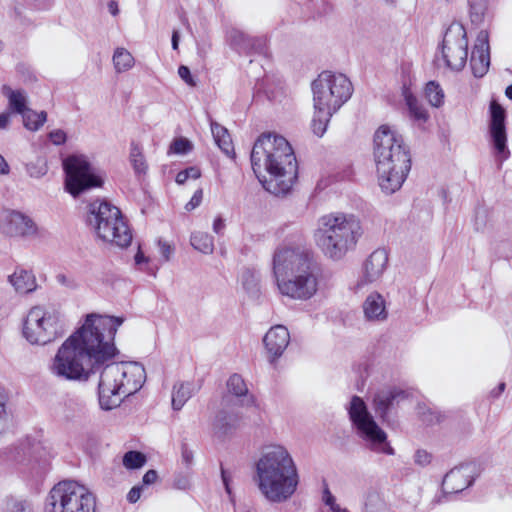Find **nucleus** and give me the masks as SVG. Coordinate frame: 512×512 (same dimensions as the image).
Returning <instances> with one entry per match:
<instances>
[{
	"instance_id": "obj_1",
	"label": "nucleus",
	"mask_w": 512,
	"mask_h": 512,
	"mask_svg": "<svg viewBox=\"0 0 512 512\" xmlns=\"http://www.w3.org/2000/svg\"><path fill=\"white\" fill-rule=\"evenodd\" d=\"M123 317L89 314L83 325L58 348L51 360V374L65 381L85 382L100 373L99 404L104 410L118 407L136 393L146 379L136 362H114L118 355L114 339Z\"/></svg>"
},
{
	"instance_id": "obj_2",
	"label": "nucleus",
	"mask_w": 512,
	"mask_h": 512,
	"mask_svg": "<svg viewBox=\"0 0 512 512\" xmlns=\"http://www.w3.org/2000/svg\"><path fill=\"white\" fill-rule=\"evenodd\" d=\"M273 275L282 296L307 301L319 290L322 268L312 250L280 247L273 256Z\"/></svg>"
},
{
	"instance_id": "obj_3",
	"label": "nucleus",
	"mask_w": 512,
	"mask_h": 512,
	"mask_svg": "<svg viewBox=\"0 0 512 512\" xmlns=\"http://www.w3.org/2000/svg\"><path fill=\"white\" fill-rule=\"evenodd\" d=\"M251 164L263 187L276 196L290 192L297 178L296 157L283 136L262 134L252 148Z\"/></svg>"
},
{
	"instance_id": "obj_4",
	"label": "nucleus",
	"mask_w": 512,
	"mask_h": 512,
	"mask_svg": "<svg viewBox=\"0 0 512 512\" xmlns=\"http://www.w3.org/2000/svg\"><path fill=\"white\" fill-rule=\"evenodd\" d=\"M258 488L270 502L283 503L296 492L299 475L288 450L281 445L266 447L256 463Z\"/></svg>"
},
{
	"instance_id": "obj_5",
	"label": "nucleus",
	"mask_w": 512,
	"mask_h": 512,
	"mask_svg": "<svg viewBox=\"0 0 512 512\" xmlns=\"http://www.w3.org/2000/svg\"><path fill=\"white\" fill-rule=\"evenodd\" d=\"M374 160L382 191L399 190L411 168V159L402 136L388 125L380 126L374 135Z\"/></svg>"
},
{
	"instance_id": "obj_6",
	"label": "nucleus",
	"mask_w": 512,
	"mask_h": 512,
	"mask_svg": "<svg viewBox=\"0 0 512 512\" xmlns=\"http://www.w3.org/2000/svg\"><path fill=\"white\" fill-rule=\"evenodd\" d=\"M363 231L353 214L330 213L319 218L314 240L329 259L340 260L354 249Z\"/></svg>"
},
{
	"instance_id": "obj_7",
	"label": "nucleus",
	"mask_w": 512,
	"mask_h": 512,
	"mask_svg": "<svg viewBox=\"0 0 512 512\" xmlns=\"http://www.w3.org/2000/svg\"><path fill=\"white\" fill-rule=\"evenodd\" d=\"M87 223L99 239L120 248L131 244L132 233L120 209L105 200H95L88 206Z\"/></svg>"
},
{
	"instance_id": "obj_8",
	"label": "nucleus",
	"mask_w": 512,
	"mask_h": 512,
	"mask_svg": "<svg viewBox=\"0 0 512 512\" xmlns=\"http://www.w3.org/2000/svg\"><path fill=\"white\" fill-rule=\"evenodd\" d=\"M44 512H96V497L77 481H60L46 496Z\"/></svg>"
},
{
	"instance_id": "obj_9",
	"label": "nucleus",
	"mask_w": 512,
	"mask_h": 512,
	"mask_svg": "<svg viewBox=\"0 0 512 512\" xmlns=\"http://www.w3.org/2000/svg\"><path fill=\"white\" fill-rule=\"evenodd\" d=\"M66 330L60 311L38 305L32 307L25 318L23 336L32 345H46L62 337Z\"/></svg>"
},
{
	"instance_id": "obj_10",
	"label": "nucleus",
	"mask_w": 512,
	"mask_h": 512,
	"mask_svg": "<svg viewBox=\"0 0 512 512\" xmlns=\"http://www.w3.org/2000/svg\"><path fill=\"white\" fill-rule=\"evenodd\" d=\"M347 411L356 435L365 442L370 450L386 455L394 454V449L387 441L386 432L377 424L361 397L353 396L347 406Z\"/></svg>"
},
{
	"instance_id": "obj_11",
	"label": "nucleus",
	"mask_w": 512,
	"mask_h": 512,
	"mask_svg": "<svg viewBox=\"0 0 512 512\" xmlns=\"http://www.w3.org/2000/svg\"><path fill=\"white\" fill-rule=\"evenodd\" d=\"M313 105L318 111L335 113L352 95V84L343 74L324 71L312 82Z\"/></svg>"
},
{
	"instance_id": "obj_12",
	"label": "nucleus",
	"mask_w": 512,
	"mask_h": 512,
	"mask_svg": "<svg viewBox=\"0 0 512 512\" xmlns=\"http://www.w3.org/2000/svg\"><path fill=\"white\" fill-rule=\"evenodd\" d=\"M66 189L74 197L94 187H100L103 179L96 174L84 156H70L64 162Z\"/></svg>"
},
{
	"instance_id": "obj_13",
	"label": "nucleus",
	"mask_w": 512,
	"mask_h": 512,
	"mask_svg": "<svg viewBox=\"0 0 512 512\" xmlns=\"http://www.w3.org/2000/svg\"><path fill=\"white\" fill-rule=\"evenodd\" d=\"M442 58L451 70L464 68L468 57V40L462 26L450 27L443 38Z\"/></svg>"
},
{
	"instance_id": "obj_14",
	"label": "nucleus",
	"mask_w": 512,
	"mask_h": 512,
	"mask_svg": "<svg viewBox=\"0 0 512 512\" xmlns=\"http://www.w3.org/2000/svg\"><path fill=\"white\" fill-rule=\"evenodd\" d=\"M505 109L496 101L490 104L489 142L499 166L510 157L507 145V131L505 125Z\"/></svg>"
},
{
	"instance_id": "obj_15",
	"label": "nucleus",
	"mask_w": 512,
	"mask_h": 512,
	"mask_svg": "<svg viewBox=\"0 0 512 512\" xmlns=\"http://www.w3.org/2000/svg\"><path fill=\"white\" fill-rule=\"evenodd\" d=\"M38 227L34 220L16 210L0 211V231L11 237H28L37 234Z\"/></svg>"
},
{
	"instance_id": "obj_16",
	"label": "nucleus",
	"mask_w": 512,
	"mask_h": 512,
	"mask_svg": "<svg viewBox=\"0 0 512 512\" xmlns=\"http://www.w3.org/2000/svg\"><path fill=\"white\" fill-rule=\"evenodd\" d=\"M470 65L475 77H483L490 66L489 35L486 30H481L476 38L470 59Z\"/></svg>"
},
{
	"instance_id": "obj_17",
	"label": "nucleus",
	"mask_w": 512,
	"mask_h": 512,
	"mask_svg": "<svg viewBox=\"0 0 512 512\" xmlns=\"http://www.w3.org/2000/svg\"><path fill=\"white\" fill-rule=\"evenodd\" d=\"M472 472L473 467L470 464H463L451 469L442 481L444 492L459 493L471 486L474 482Z\"/></svg>"
},
{
	"instance_id": "obj_18",
	"label": "nucleus",
	"mask_w": 512,
	"mask_h": 512,
	"mask_svg": "<svg viewBox=\"0 0 512 512\" xmlns=\"http://www.w3.org/2000/svg\"><path fill=\"white\" fill-rule=\"evenodd\" d=\"M263 342L271 361H274L286 350L290 342L289 331L283 325L273 326L265 334Z\"/></svg>"
},
{
	"instance_id": "obj_19",
	"label": "nucleus",
	"mask_w": 512,
	"mask_h": 512,
	"mask_svg": "<svg viewBox=\"0 0 512 512\" xmlns=\"http://www.w3.org/2000/svg\"><path fill=\"white\" fill-rule=\"evenodd\" d=\"M388 266V254L384 249H376L364 262L363 283H374L381 279Z\"/></svg>"
},
{
	"instance_id": "obj_20",
	"label": "nucleus",
	"mask_w": 512,
	"mask_h": 512,
	"mask_svg": "<svg viewBox=\"0 0 512 512\" xmlns=\"http://www.w3.org/2000/svg\"><path fill=\"white\" fill-rule=\"evenodd\" d=\"M406 397V393L398 388H385L379 390L373 398V408L375 412L383 420L386 419L390 409L394 406L395 402Z\"/></svg>"
},
{
	"instance_id": "obj_21",
	"label": "nucleus",
	"mask_w": 512,
	"mask_h": 512,
	"mask_svg": "<svg viewBox=\"0 0 512 512\" xmlns=\"http://www.w3.org/2000/svg\"><path fill=\"white\" fill-rule=\"evenodd\" d=\"M363 312L368 321L382 322L386 320L388 311L383 296L377 292L368 295L363 302Z\"/></svg>"
},
{
	"instance_id": "obj_22",
	"label": "nucleus",
	"mask_w": 512,
	"mask_h": 512,
	"mask_svg": "<svg viewBox=\"0 0 512 512\" xmlns=\"http://www.w3.org/2000/svg\"><path fill=\"white\" fill-rule=\"evenodd\" d=\"M8 282L18 294H29L37 289V282L34 274L25 269H16L8 277Z\"/></svg>"
},
{
	"instance_id": "obj_23",
	"label": "nucleus",
	"mask_w": 512,
	"mask_h": 512,
	"mask_svg": "<svg viewBox=\"0 0 512 512\" xmlns=\"http://www.w3.org/2000/svg\"><path fill=\"white\" fill-rule=\"evenodd\" d=\"M229 393L237 397L242 406L250 407L255 404L254 395L249 393L247 385L243 378L238 374H233L227 381Z\"/></svg>"
},
{
	"instance_id": "obj_24",
	"label": "nucleus",
	"mask_w": 512,
	"mask_h": 512,
	"mask_svg": "<svg viewBox=\"0 0 512 512\" xmlns=\"http://www.w3.org/2000/svg\"><path fill=\"white\" fill-rule=\"evenodd\" d=\"M2 94L8 99V109L16 114L22 115L30 108L27 106L28 97L23 90H14L8 85H3Z\"/></svg>"
},
{
	"instance_id": "obj_25",
	"label": "nucleus",
	"mask_w": 512,
	"mask_h": 512,
	"mask_svg": "<svg viewBox=\"0 0 512 512\" xmlns=\"http://www.w3.org/2000/svg\"><path fill=\"white\" fill-rule=\"evenodd\" d=\"M195 391L196 387L193 382H176L172 388V408L174 410L182 409V407L192 397Z\"/></svg>"
},
{
	"instance_id": "obj_26",
	"label": "nucleus",
	"mask_w": 512,
	"mask_h": 512,
	"mask_svg": "<svg viewBox=\"0 0 512 512\" xmlns=\"http://www.w3.org/2000/svg\"><path fill=\"white\" fill-rule=\"evenodd\" d=\"M211 132L215 143L221 151H223L227 156H233L234 148L228 130L216 122H211Z\"/></svg>"
},
{
	"instance_id": "obj_27",
	"label": "nucleus",
	"mask_w": 512,
	"mask_h": 512,
	"mask_svg": "<svg viewBox=\"0 0 512 512\" xmlns=\"http://www.w3.org/2000/svg\"><path fill=\"white\" fill-rule=\"evenodd\" d=\"M237 420L233 415L226 412H219L213 422L214 433L218 437L231 434L236 429Z\"/></svg>"
},
{
	"instance_id": "obj_28",
	"label": "nucleus",
	"mask_w": 512,
	"mask_h": 512,
	"mask_svg": "<svg viewBox=\"0 0 512 512\" xmlns=\"http://www.w3.org/2000/svg\"><path fill=\"white\" fill-rule=\"evenodd\" d=\"M21 116L23 119L24 127L30 131L39 130L47 120V113L45 111L36 112L32 109H29Z\"/></svg>"
},
{
	"instance_id": "obj_29",
	"label": "nucleus",
	"mask_w": 512,
	"mask_h": 512,
	"mask_svg": "<svg viewBox=\"0 0 512 512\" xmlns=\"http://www.w3.org/2000/svg\"><path fill=\"white\" fill-rule=\"evenodd\" d=\"M191 245L194 249L204 253L211 254L214 250V241L212 236L205 232H194L191 235Z\"/></svg>"
},
{
	"instance_id": "obj_30",
	"label": "nucleus",
	"mask_w": 512,
	"mask_h": 512,
	"mask_svg": "<svg viewBox=\"0 0 512 512\" xmlns=\"http://www.w3.org/2000/svg\"><path fill=\"white\" fill-rule=\"evenodd\" d=\"M404 98L408 106L410 116L417 121L425 122L428 119V114L425 108L419 104L416 97L408 90L404 91Z\"/></svg>"
},
{
	"instance_id": "obj_31",
	"label": "nucleus",
	"mask_w": 512,
	"mask_h": 512,
	"mask_svg": "<svg viewBox=\"0 0 512 512\" xmlns=\"http://www.w3.org/2000/svg\"><path fill=\"white\" fill-rule=\"evenodd\" d=\"M113 64L116 72H125L133 67L134 57L125 48H117L113 55Z\"/></svg>"
},
{
	"instance_id": "obj_32",
	"label": "nucleus",
	"mask_w": 512,
	"mask_h": 512,
	"mask_svg": "<svg viewBox=\"0 0 512 512\" xmlns=\"http://www.w3.org/2000/svg\"><path fill=\"white\" fill-rule=\"evenodd\" d=\"M250 37L251 36L238 29H231L228 33L230 45L243 53L249 50Z\"/></svg>"
},
{
	"instance_id": "obj_33",
	"label": "nucleus",
	"mask_w": 512,
	"mask_h": 512,
	"mask_svg": "<svg viewBox=\"0 0 512 512\" xmlns=\"http://www.w3.org/2000/svg\"><path fill=\"white\" fill-rule=\"evenodd\" d=\"M314 110L315 111L312 119V130L316 136L322 137L327 129V125L333 113L327 114V111H318V109Z\"/></svg>"
},
{
	"instance_id": "obj_34",
	"label": "nucleus",
	"mask_w": 512,
	"mask_h": 512,
	"mask_svg": "<svg viewBox=\"0 0 512 512\" xmlns=\"http://www.w3.org/2000/svg\"><path fill=\"white\" fill-rule=\"evenodd\" d=\"M425 96L433 107H440L444 102V92L439 84L434 81L427 83Z\"/></svg>"
},
{
	"instance_id": "obj_35",
	"label": "nucleus",
	"mask_w": 512,
	"mask_h": 512,
	"mask_svg": "<svg viewBox=\"0 0 512 512\" xmlns=\"http://www.w3.org/2000/svg\"><path fill=\"white\" fill-rule=\"evenodd\" d=\"M27 174L35 179H40L48 172L47 161L44 157H36V159L26 164Z\"/></svg>"
},
{
	"instance_id": "obj_36",
	"label": "nucleus",
	"mask_w": 512,
	"mask_h": 512,
	"mask_svg": "<svg viewBox=\"0 0 512 512\" xmlns=\"http://www.w3.org/2000/svg\"><path fill=\"white\" fill-rule=\"evenodd\" d=\"M468 4L472 23L480 24L487 10V0H468Z\"/></svg>"
},
{
	"instance_id": "obj_37",
	"label": "nucleus",
	"mask_w": 512,
	"mask_h": 512,
	"mask_svg": "<svg viewBox=\"0 0 512 512\" xmlns=\"http://www.w3.org/2000/svg\"><path fill=\"white\" fill-rule=\"evenodd\" d=\"M130 162L136 174L140 175L146 173L147 164L145 158L142 154L141 149L135 144H132L131 146Z\"/></svg>"
},
{
	"instance_id": "obj_38",
	"label": "nucleus",
	"mask_w": 512,
	"mask_h": 512,
	"mask_svg": "<svg viewBox=\"0 0 512 512\" xmlns=\"http://www.w3.org/2000/svg\"><path fill=\"white\" fill-rule=\"evenodd\" d=\"M5 512H32V506L26 499L8 497L5 501Z\"/></svg>"
},
{
	"instance_id": "obj_39",
	"label": "nucleus",
	"mask_w": 512,
	"mask_h": 512,
	"mask_svg": "<svg viewBox=\"0 0 512 512\" xmlns=\"http://www.w3.org/2000/svg\"><path fill=\"white\" fill-rule=\"evenodd\" d=\"M146 463V457L139 451H129L123 456V465L127 469H138Z\"/></svg>"
},
{
	"instance_id": "obj_40",
	"label": "nucleus",
	"mask_w": 512,
	"mask_h": 512,
	"mask_svg": "<svg viewBox=\"0 0 512 512\" xmlns=\"http://www.w3.org/2000/svg\"><path fill=\"white\" fill-rule=\"evenodd\" d=\"M249 50L245 51L246 54H257L262 56H267L268 48H267V39L264 36L259 37H250L249 41Z\"/></svg>"
},
{
	"instance_id": "obj_41",
	"label": "nucleus",
	"mask_w": 512,
	"mask_h": 512,
	"mask_svg": "<svg viewBox=\"0 0 512 512\" xmlns=\"http://www.w3.org/2000/svg\"><path fill=\"white\" fill-rule=\"evenodd\" d=\"M490 221V212L484 206L475 209L474 227L476 231H484Z\"/></svg>"
},
{
	"instance_id": "obj_42",
	"label": "nucleus",
	"mask_w": 512,
	"mask_h": 512,
	"mask_svg": "<svg viewBox=\"0 0 512 512\" xmlns=\"http://www.w3.org/2000/svg\"><path fill=\"white\" fill-rule=\"evenodd\" d=\"M201 175L200 170L197 167H189L185 170L178 172L176 175V182L178 184L185 183L189 178L197 179Z\"/></svg>"
},
{
	"instance_id": "obj_43",
	"label": "nucleus",
	"mask_w": 512,
	"mask_h": 512,
	"mask_svg": "<svg viewBox=\"0 0 512 512\" xmlns=\"http://www.w3.org/2000/svg\"><path fill=\"white\" fill-rule=\"evenodd\" d=\"M191 148V143L187 139L177 138L172 142L170 151L175 154H186L191 150Z\"/></svg>"
},
{
	"instance_id": "obj_44",
	"label": "nucleus",
	"mask_w": 512,
	"mask_h": 512,
	"mask_svg": "<svg viewBox=\"0 0 512 512\" xmlns=\"http://www.w3.org/2000/svg\"><path fill=\"white\" fill-rule=\"evenodd\" d=\"M432 456L426 450L419 449L415 452L414 462L415 464L425 467L430 464Z\"/></svg>"
},
{
	"instance_id": "obj_45",
	"label": "nucleus",
	"mask_w": 512,
	"mask_h": 512,
	"mask_svg": "<svg viewBox=\"0 0 512 512\" xmlns=\"http://www.w3.org/2000/svg\"><path fill=\"white\" fill-rule=\"evenodd\" d=\"M178 75L187 85L191 87L196 86V82L194 81L190 69L187 66L181 65L178 68Z\"/></svg>"
},
{
	"instance_id": "obj_46",
	"label": "nucleus",
	"mask_w": 512,
	"mask_h": 512,
	"mask_svg": "<svg viewBox=\"0 0 512 512\" xmlns=\"http://www.w3.org/2000/svg\"><path fill=\"white\" fill-rule=\"evenodd\" d=\"M202 199H203V191L202 189H197L192 198L190 199V201L186 204L185 206V209L187 211H192L194 210L195 208H197L201 202H202Z\"/></svg>"
},
{
	"instance_id": "obj_47",
	"label": "nucleus",
	"mask_w": 512,
	"mask_h": 512,
	"mask_svg": "<svg viewBox=\"0 0 512 512\" xmlns=\"http://www.w3.org/2000/svg\"><path fill=\"white\" fill-rule=\"evenodd\" d=\"M158 246L164 260L169 261L174 252L173 247L169 243L162 240L158 241Z\"/></svg>"
},
{
	"instance_id": "obj_48",
	"label": "nucleus",
	"mask_w": 512,
	"mask_h": 512,
	"mask_svg": "<svg viewBox=\"0 0 512 512\" xmlns=\"http://www.w3.org/2000/svg\"><path fill=\"white\" fill-rule=\"evenodd\" d=\"M49 139L53 144L61 145L66 141V134L63 130L57 129L49 133Z\"/></svg>"
},
{
	"instance_id": "obj_49",
	"label": "nucleus",
	"mask_w": 512,
	"mask_h": 512,
	"mask_svg": "<svg viewBox=\"0 0 512 512\" xmlns=\"http://www.w3.org/2000/svg\"><path fill=\"white\" fill-rule=\"evenodd\" d=\"M322 500H323L324 504L329 507L333 506L336 503V499L330 492L327 485H325V487H324Z\"/></svg>"
},
{
	"instance_id": "obj_50",
	"label": "nucleus",
	"mask_w": 512,
	"mask_h": 512,
	"mask_svg": "<svg viewBox=\"0 0 512 512\" xmlns=\"http://www.w3.org/2000/svg\"><path fill=\"white\" fill-rule=\"evenodd\" d=\"M142 487L141 486H134L127 495V500L130 503H135L139 500L141 496Z\"/></svg>"
},
{
	"instance_id": "obj_51",
	"label": "nucleus",
	"mask_w": 512,
	"mask_h": 512,
	"mask_svg": "<svg viewBox=\"0 0 512 512\" xmlns=\"http://www.w3.org/2000/svg\"><path fill=\"white\" fill-rule=\"evenodd\" d=\"M243 285L248 290L256 286L254 275L250 271L243 274Z\"/></svg>"
},
{
	"instance_id": "obj_52",
	"label": "nucleus",
	"mask_w": 512,
	"mask_h": 512,
	"mask_svg": "<svg viewBox=\"0 0 512 512\" xmlns=\"http://www.w3.org/2000/svg\"><path fill=\"white\" fill-rule=\"evenodd\" d=\"M7 412L6 403L0 402V435L3 433L6 425Z\"/></svg>"
},
{
	"instance_id": "obj_53",
	"label": "nucleus",
	"mask_w": 512,
	"mask_h": 512,
	"mask_svg": "<svg viewBox=\"0 0 512 512\" xmlns=\"http://www.w3.org/2000/svg\"><path fill=\"white\" fill-rule=\"evenodd\" d=\"M213 231L217 235H222L225 230V222L221 217H217L213 222Z\"/></svg>"
},
{
	"instance_id": "obj_54",
	"label": "nucleus",
	"mask_w": 512,
	"mask_h": 512,
	"mask_svg": "<svg viewBox=\"0 0 512 512\" xmlns=\"http://www.w3.org/2000/svg\"><path fill=\"white\" fill-rule=\"evenodd\" d=\"M157 472L155 470H148L143 476V484L150 485L153 484L157 480Z\"/></svg>"
},
{
	"instance_id": "obj_55",
	"label": "nucleus",
	"mask_w": 512,
	"mask_h": 512,
	"mask_svg": "<svg viewBox=\"0 0 512 512\" xmlns=\"http://www.w3.org/2000/svg\"><path fill=\"white\" fill-rule=\"evenodd\" d=\"M448 494H451L450 492H444V490L442 489V492L438 495H436L431 503H430V506H431V509H433L436 505H439V504H442L446 501V498H447V495Z\"/></svg>"
},
{
	"instance_id": "obj_56",
	"label": "nucleus",
	"mask_w": 512,
	"mask_h": 512,
	"mask_svg": "<svg viewBox=\"0 0 512 512\" xmlns=\"http://www.w3.org/2000/svg\"><path fill=\"white\" fill-rule=\"evenodd\" d=\"M182 460L186 465H190L193 460V453L186 446L182 447Z\"/></svg>"
},
{
	"instance_id": "obj_57",
	"label": "nucleus",
	"mask_w": 512,
	"mask_h": 512,
	"mask_svg": "<svg viewBox=\"0 0 512 512\" xmlns=\"http://www.w3.org/2000/svg\"><path fill=\"white\" fill-rule=\"evenodd\" d=\"M365 512H386V508L383 503H380L378 505H372L370 503H367L365 505Z\"/></svg>"
},
{
	"instance_id": "obj_58",
	"label": "nucleus",
	"mask_w": 512,
	"mask_h": 512,
	"mask_svg": "<svg viewBox=\"0 0 512 512\" xmlns=\"http://www.w3.org/2000/svg\"><path fill=\"white\" fill-rule=\"evenodd\" d=\"M10 124V113H0V129H6Z\"/></svg>"
},
{
	"instance_id": "obj_59",
	"label": "nucleus",
	"mask_w": 512,
	"mask_h": 512,
	"mask_svg": "<svg viewBox=\"0 0 512 512\" xmlns=\"http://www.w3.org/2000/svg\"><path fill=\"white\" fill-rule=\"evenodd\" d=\"M506 384L504 382L499 383L498 387L491 390L490 395L493 398H498L500 394L505 390Z\"/></svg>"
},
{
	"instance_id": "obj_60",
	"label": "nucleus",
	"mask_w": 512,
	"mask_h": 512,
	"mask_svg": "<svg viewBox=\"0 0 512 512\" xmlns=\"http://www.w3.org/2000/svg\"><path fill=\"white\" fill-rule=\"evenodd\" d=\"M108 10L113 16H117L119 14L118 3L114 0L108 2Z\"/></svg>"
},
{
	"instance_id": "obj_61",
	"label": "nucleus",
	"mask_w": 512,
	"mask_h": 512,
	"mask_svg": "<svg viewBox=\"0 0 512 512\" xmlns=\"http://www.w3.org/2000/svg\"><path fill=\"white\" fill-rule=\"evenodd\" d=\"M221 477H222V481H223V484L225 486L227 493H230V487H229L230 478L228 476L227 471L224 468H221Z\"/></svg>"
},
{
	"instance_id": "obj_62",
	"label": "nucleus",
	"mask_w": 512,
	"mask_h": 512,
	"mask_svg": "<svg viewBox=\"0 0 512 512\" xmlns=\"http://www.w3.org/2000/svg\"><path fill=\"white\" fill-rule=\"evenodd\" d=\"M9 173V165L4 157L0 154V174L6 175Z\"/></svg>"
},
{
	"instance_id": "obj_63",
	"label": "nucleus",
	"mask_w": 512,
	"mask_h": 512,
	"mask_svg": "<svg viewBox=\"0 0 512 512\" xmlns=\"http://www.w3.org/2000/svg\"><path fill=\"white\" fill-rule=\"evenodd\" d=\"M171 43H172V48L174 50H177L178 49V45H179V33H178L177 30H174L173 33H172Z\"/></svg>"
},
{
	"instance_id": "obj_64",
	"label": "nucleus",
	"mask_w": 512,
	"mask_h": 512,
	"mask_svg": "<svg viewBox=\"0 0 512 512\" xmlns=\"http://www.w3.org/2000/svg\"><path fill=\"white\" fill-rule=\"evenodd\" d=\"M147 261H148V259L144 256V254L140 250H138V252L135 255V263L137 265H140V264L145 263Z\"/></svg>"
}]
</instances>
